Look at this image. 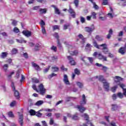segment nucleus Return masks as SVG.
<instances>
[{
    "instance_id": "obj_1",
    "label": "nucleus",
    "mask_w": 126,
    "mask_h": 126,
    "mask_svg": "<svg viewBox=\"0 0 126 126\" xmlns=\"http://www.w3.org/2000/svg\"><path fill=\"white\" fill-rule=\"evenodd\" d=\"M122 80V78L120 77L119 76H115L114 79V81L116 84L120 85V87L123 89V94L126 97V89H124L125 85L123 84H121L120 83V81Z\"/></svg>"
},
{
    "instance_id": "obj_2",
    "label": "nucleus",
    "mask_w": 126,
    "mask_h": 126,
    "mask_svg": "<svg viewBox=\"0 0 126 126\" xmlns=\"http://www.w3.org/2000/svg\"><path fill=\"white\" fill-rule=\"evenodd\" d=\"M38 89L41 95H45V93H46V89L44 88V85H43L42 84H41L38 86Z\"/></svg>"
},
{
    "instance_id": "obj_3",
    "label": "nucleus",
    "mask_w": 126,
    "mask_h": 126,
    "mask_svg": "<svg viewBox=\"0 0 126 126\" xmlns=\"http://www.w3.org/2000/svg\"><path fill=\"white\" fill-rule=\"evenodd\" d=\"M100 47H103L102 50L104 54H107V53H108L109 49H108V47H107V44H106V43L101 44Z\"/></svg>"
},
{
    "instance_id": "obj_4",
    "label": "nucleus",
    "mask_w": 126,
    "mask_h": 126,
    "mask_svg": "<svg viewBox=\"0 0 126 126\" xmlns=\"http://www.w3.org/2000/svg\"><path fill=\"white\" fill-rule=\"evenodd\" d=\"M70 49H72V46H70L68 47V53H69L70 55L71 56H77L78 55V50H75L74 51H70Z\"/></svg>"
},
{
    "instance_id": "obj_5",
    "label": "nucleus",
    "mask_w": 126,
    "mask_h": 126,
    "mask_svg": "<svg viewBox=\"0 0 126 126\" xmlns=\"http://www.w3.org/2000/svg\"><path fill=\"white\" fill-rule=\"evenodd\" d=\"M85 29L86 32L91 33L92 32H93V31L95 30V27L94 26V25H92L91 28L86 27Z\"/></svg>"
},
{
    "instance_id": "obj_6",
    "label": "nucleus",
    "mask_w": 126,
    "mask_h": 126,
    "mask_svg": "<svg viewBox=\"0 0 126 126\" xmlns=\"http://www.w3.org/2000/svg\"><path fill=\"white\" fill-rule=\"evenodd\" d=\"M103 88L105 89V91H109L110 89V84L107 82V81H105L104 83H103Z\"/></svg>"
},
{
    "instance_id": "obj_7",
    "label": "nucleus",
    "mask_w": 126,
    "mask_h": 126,
    "mask_svg": "<svg viewBox=\"0 0 126 126\" xmlns=\"http://www.w3.org/2000/svg\"><path fill=\"white\" fill-rule=\"evenodd\" d=\"M67 58L69 61L71 65H75L76 64V63L74 61V59L71 56H67Z\"/></svg>"
},
{
    "instance_id": "obj_8",
    "label": "nucleus",
    "mask_w": 126,
    "mask_h": 126,
    "mask_svg": "<svg viewBox=\"0 0 126 126\" xmlns=\"http://www.w3.org/2000/svg\"><path fill=\"white\" fill-rule=\"evenodd\" d=\"M87 102L86 97H85V94H83L82 95V100L80 102V105L79 106H84V105H86Z\"/></svg>"
},
{
    "instance_id": "obj_9",
    "label": "nucleus",
    "mask_w": 126,
    "mask_h": 126,
    "mask_svg": "<svg viewBox=\"0 0 126 126\" xmlns=\"http://www.w3.org/2000/svg\"><path fill=\"white\" fill-rule=\"evenodd\" d=\"M98 17L99 19L102 21H104L107 19V17L103 12L99 13Z\"/></svg>"
},
{
    "instance_id": "obj_10",
    "label": "nucleus",
    "mask_w": 126,
    "mask_h": 126,
    "mask_svg": "<svg viewBox=\"0 0 126 126\" xmlns=\"http://www.w3.org/2000/svg\"><path fill=\"white\" fill-rule=\"evenodd\" d=\"M22 33L26 37H30L32 35L31 32H29V31H23Z\"/></svg>"
},
{
    "instance_id": "obj_11",
    "label": "nucleus",
    "mask_w": 126,
    "mask_h": 126,
    "mask_svg": "<svg viewBox=\"0 0 126 126\" xmlns=\"http://www.w3.org/2000/svg\"><path fill=\"white\" fill-rule=\"evenodd\" d=\"M68 11L70 13L73 18H75V12H74L73 9H71L70 6L69 7V9L68 10Z\"/></svg>"
},
{
    "instance_id": "obj_12",
    "label": "nucleus",
    "mask_w": 126,
    "mask_h": 126,
    "mask_svg": "<svg viewBox=\"0 0 126 126\" xmlns=\"http://www.w3.org/2000/svg\"><path fill=\"white\" fill-rule=\"evenodd\" d=\"M32 66L35 68V70H41V68L40 67V66H39L36 63L32 62Z\"/></svg>"
},
{
    "instance_id": "obj_13",
    "label": "nucleus",
    "mask_w": 126,
    "mask_h": 126,
    "mask_svg": "<svg viewBox=\"0 0 126 126\" xmlns=\"http://www.w3.org/2000/svg\"><path fill=\"white\" fill-rule=\"evenodd\" d=\"M96 78H98V80L99 81H101V82H102V83H104L105 82L107 81V80H106L104 78V76L100 75L99 77L98 76H96L95 77Z\"/></svg>"
},
{
    "instance_id": "obj_14",
    "label": "nucleus",
    "mask_w": 126,
    "mask_h": 126,
    "mask_svg": "<svg viewBox=\"0 0 126 126\" xmlns=\"http://www.w3.org/2000/svg\"><path fill=\"white\" fill-rule=\"evenodd\" d=\"M51 6L52 7H53L54 8L55 14H58V15L61 14V12L60 11V9H59V8H58V7L56 6V5H52Z\"/></svg>"
},
{
    "instance_id": "obj_15",
    "label": "nucleus",
    "mask_w": 126,
    "mask_h": 126,
    "mask_svg": "<svg viewBox=\"0 0 126 126\" xmlns=\"http://www.w3.org/2000/svg\"><path fill=\"white\" fill-rule=\"evenodd\" d=\"M126 52V49L124 47H121L119 50V53L121 55H125Z\"/></svg>"
},
{
    "instance_id": "obj_16",
    "label": "nucleus",
    "mask_w": 126,
    "mask_h": 126,
    "mask_svg": "<svg viewBox=\"0 0 126 126\" xmlns=\"http://www.w3.org/2000/svg\"><path fill=\"white\" fill-rule=\"evenodd\" d=\"M63 81L66 85L69 84V81H68V78L67 77V75H66V74L64 75Z\"/></svg>"
},
{
    "instance_id": "obj_17",
    "label": "nucleus",
    "mask_w": 126,
    "mask_h": 126,
    "mask_svg": "<svg viewBox=\"0 0 126 126\" xmlns=\"http://www.w3.org/2000/svg\"><path fill=\"white\" fill-rule=\"evenodd\" d=\"M19 123L21 126H23V114L19 115Z\"/></svg>"
},
{
    "instance_id": "obj_18",
    "label": "nucleus",
    "mask_w": 126,
    "mask_h": 126,
    "mask_svg": "<svg viewBox=\"0 0 126 126\" xmlns=\"http://www.w3.org/2000/svg\"><path fill=\"white\" fill-rule=\"evenodd\" d=\"M76 108L79 110L81 113H83L86 110V108L83 106L77 105Z\"/></svg>"
},
{
    "instance_id": "obj_19",
    "label": "nucleus",
    "mask_w": 126,
    "mask_h": 126,
    "mask_svg": "<svg viewBox=\"0 0 126 126\" xmlns=\"http://www.w3.org/2000/svg\"><path fill=\"white\" fill-rule=\"evenodd\" d=\"M40 47H41V45H40V44H36L34 46V52H38L40 51Z\"/></svg>"
},
{
    "instance_id": "obj_20",
    "label": "nucleus",
    "mask_w": 126,
    "mask_h": 126,
    "mask_svg": "<svg viewBox=\"0 0 126 126\" xmlns=\"http://www.w3.org/2000/svg\"><path fill=\"white\" fill-rule=\"evenodd\" d=\"M52 69V71H53V72H58V71H59V70H60V68H59V67L55 65L54 66H52L51 67Z\"/></svg>"
},
{
    "instance_id": "obj_21",
    "label": "nucleus",
    "mask_w": 126,
    "mask_h": 126,
    "mask_svg": "<svg viewBox=\"0 0 126 126\" xmlns=\"http://www.w3.org/2000/svg\"><path fill=\"white\" fill-rule=\"evenodd\" d=\"M71 119L74 121H78V120H79V117H78V115L77 114H75V115L72 116Z\"/></svg>"
},
{
    "instance_id": "obj_22",
    "label": "nucleus",
    "mask_w": 126,
    "mask_h": 126,
    "mask_svg": "<svg viewBox=\"0 0 126 126\" xmlns=\"http://www.w3.org/2000/svg\"><path fill=\"white\" fill-rule=\"evenodd\" d=\"M39 12L40 14H45V13H47V8H40L39 9Z\"/></svg>"
},
{
    "instance_id": "obj_23",
    "label": "nucleus",
    "mask_w": 126,
    "mask_h": 126,
    "mask_svg": "<svg viewBox=\"0 0 126 126\" xmlns=\"http://www.w3.org/2000/svg\"><path fill=\"white\" fill-rule=\"evenodd\" d=\"M119 109V106L117 104H112L111 109L112 111H117Z\"/></svg>"
},
{
    "instance_id": "obj_24",
    "label": "nucleus",
    "mask_w": 126,
    "mask_h": 126,
    "mask_svg": "<svg viewBox=\"0 0 126 126\" xmlns=\"http://www.w3.org/2000/svg\"><path fill=\"white\" fill-rule=\"evenodd\" d=\"M83 118H84L85 121H87V122H90L89 121V116L86 113H85L84 115L82 116Z\"/></svg>"
},
{
    "instance_id": "obj_25",
    "label": "nucleus",
    "mask_w": 126,
    "mask_h": 126,
    "mask_svg": "<svg viewBox=\"0 0 126 126\" xmlns=\"http://www.w3.org/2000/svg\"><path fill=\"white\" fill-rule=\"evenodd\" d=\"M44 104V101L43 100H38L37 101L36 103L35 104V106H41V105H43Z\"/></svg>"
},
{
    "instance_id": "obj_26",
    "label": "nucleus",
    "mask_w": 126,
    "mask_h": 126,
    "mask_svg": "<svg viewBox=\"0 0 126 126\" xmlns=\"http://www.w3.org/2000/svg\"><path fill=\"white\" fill-rule=\"evenodd\" d=\"M93 45L95 48H96V49H100V46H101V45H98L97 42H96V41L94 40L93 41Z\"/></svg>"
},
{
    "instance_id": "obj_27",
    "label": "nucleus",
    "mask_w": 126,
    "mask_h": 126,
    "mask_svg": "<svg viewBox=\"0 0 126 126\" xmlns=\"http://www.w3.org/2000/svg\"><path fill=\"white\" fill-rule=\"evenodd\" d=\"M8 53L7 52H2L0 57L2 59H4L7 57Z\"/></svg>"
},
{
    "instance_id": "obj_28",
    "label": "nucleus",
    "mask_w": 126,
    "mask_h": 126,
    "mask_svg": "<svg viewBox=\"0 0 126 126\" xmlns=\"http://www.w3.org/2000/svg\"><path fill=\"white\" fill-rule=\"evenodd\" d=\"M111 35H113V30L110 29L109 31V33L107 36V39H110Z\"/></svg>"
},
{
    "instance_id": "obj_29",
    "label": "nucleus",
    "mask_w": 126,
    "mask_h": 126,
    "mask_svg": "<svg viewBox=\"0 0 126 126\" xmlns=\"http://www.w3.org/2000/svg\"><path fill=\"white\" fill-rule=\"evenodd\" d=\"M14 96L15 97V98H16V99H19V92H18V91L15 90L14 92Z\"/></svg>"
},
{
    "instance_id": "obj_30",
    "label": "nucleus",
    "mask_w": 126,
    "mask_h": 126,
    "mask_svg": "<svg viewBox=\"0 0 126 126\" xmlns=\"http://www.w3.org/2000/svg\"><path fill=\"white\" fill-rule=\"evenodd\" d=\"M31 116H35L36 115V111L33 109H31L29 111Z\"/></svg>"
},
{
    "instance_id": "obj_31",
    "label": "nucleus",
    "mask_w": 126,
    "mask_h": 126,
    "mask_svg": "<svg viewBox=\"0 0 126 126\" xmlns=\"http://www.w3.org/2000/svg\"><path fill=\"white\" fill-rule=\"evenodd\" d=\"M16 41L18 43H26L27 42V41L26 40H25L23 39H16Z\"/></svg>"
},
{
    "instance_id": "obj_32",
    "label": "nucleus",
    "mask_w": 126,
    "mask_h": 126,
    "mask_svg": "<svg viewBox=\"0 0 126 126\" xmlns=\"http://www.w3.org/2000/svg\"><path fill=\"white\" fill-rule=\"evenodd\" d=\"M57 74H55L54 73H52L51 74H50L49 76H48V78L49 79H51V78H53V77H57Z\"/></svg>"
},
{
    "instance_id": "obj_33",
    "label": "nucleus",
    "mask_w": 126,
    "mask_h": 126,
    "mask_svg": "<svg viewBox=\"0 0 126 126\" xmlns=\"http://www.w3.org/2000/svg\"><path fill=\"white\" fill-rule=\"evenodd\" d=\"M97 41H103V37L99 35H96L95 38Z\"/></svg>"
},
{
    "instance_id": "obj_34",
    "label": "nucleus",
    "mask_w": 126,
    "mask_h": 126,
    "mask_svg": "<svg viewBox=\"0 0 126 126\" xmlns=\"http://www.w3.org/2000/svg\"><path fill=\"white\" fill-rule=\"evenodd\" d=\"M73 3L75 4L76 7H78L79 0H74Z\"/></svg>"
},
{
    "instance_id": "obj_35",
    "label": "nucleus",
    "mask_w": 126,
    "mask_h": 126,
    "mask_svg": "<svg viewBox=\"0 0 126 126\" xmlns=\"http://www.w3.org/2000/svg\"><path fill=\"white\" fill-rule=\"evenodd\" d=\"M77 85L78 86L79 88H83V83H80L79 82H76Z\"/></svg>"
},
{
    "instance_id": "obj_36",
    "label": "nucleus",
    "mask_w": 126,
    "mask_h": 126,
    "mask_svg": "<svg viewBox=\"0 0 126 126\" xmlns=\"http://www.w3.org/2000/svg\"><path fill=\"white\" fill-rule=\"evenodd\" d=\"M41 31L42 34L44 35H47V32H46V29H45L44 27H42V28H41Z\"/></svg>"
},
{
    "instance_id": "obj_37",
    "label": "nucleus",
    "mask_w": 126,
    "mask_h": 126,
    "mask_svg": "<svg viewBox=\"0 0 126 126\" xmlns=\"http://www.w3.org/2000/svg\"><path fill=\"white\" fill-rule=\"evenodd\" d=\"M91 16L93 17V19H96V18H97V17H96V13L94 12H92Z\"/></svg>"
},
{
    "instance_id": "obj_38",
    "label": "nucleus",
    "mask_w": 126,
    "mask_h": 126,
    "mask_svg": "<svg viewBox=\"0 0 126 126\" xmlns=\"http://www.w3.org/2000/svg\"><path fill=\"white\" fill-rule=\"evenodd\" d=\"M17 52H18V50H17V49H16V48H13L11 51V53H12V55L17 54Z\"/></svg>"
},
{
    "instance_id": "obj_39",
    "label": "nucleus",
    "mask_w": 126,
    "mask_h": 126,
    "mask_svg": "<svg viewBox=\"0 0 126 126\" xmlns=\"http://www.w3.org/2000/svg\"><path fill=\"white\" fill-rule=\"evenodd\" d=\"M74 73L75 74L79 75V74H80V71L78 69L76 68L74 69Z\"/></svg>"
},
{
    "instance_id": "obj_40",
    "label": "nucleus",
    "mask_w": 126,
    "mask_h": 126,
    "mask_svg": "<svg viewBox=\"0 0 126 126\" xmlns=\"http://www.w3.org/2000/svg\"><path fill=\"white\" fill-rule=\"evenodd\" d=\"M32 82H33L34 83H39V80H38V79L36 78H33L32 79Z\"/></svg>"
},
{
    "instance_id": "obj_41",
    "label": "nucleus",
    "mask_w": 126,
    "mask_h": 126,
    "mask_svg": "<svg viewBox=\"0 0 126 126\" xmlns=\"http://www.w3.org/2000/svg\"><path fill=\"white\" fill-rule=\"evenodd\" d=\"M7 68H8V64H5L3 66V69L5 71H6L7 70Z\"/></svg>"
},
{
    "instance_id": "obj_42",
    "label": "nucleus",
    "mask_w": 126,
    "mask_h": 126,
    "mask_svg": "<svg viewBox=\"0 0 126 126\" xmlns=\"http://www.w3.org/2000/svg\"><path fill=\"white\" fill-rule=\"evenodd\" d=\"M8 115L10 118H14V115H13V113L11 111L9 112Z\"/></svg>"
},
{
    "instance_id": "obj_43",
    "label": "nucleus",
    "mask_w": 126,
    "mask_h": 126,
    "mask_svg": "<svg viewBox=\"0 0 126 126\" xmlns=\"http://www.w3.org/2000/svg\"><path fill=\"white\" fill-rule=\"evenodd\" d=\"M50 67H51V66H48V67L47 68H45L43 70L44 73H47V72H48V71H49Z\"/></svg>"
},
{
    "instance_id": "obj_44",
    "label": "nucleus",
    "mask_w": 126,
    "mask_h": 126,
    "mask_svg": "<svg viewBox=\"0 0 126 126\" xmlns=\"http://www.w3.org/2000/svg\"><path fill=\"white\" fill-rule=\"evenodd\" d=\"M91 48H92V45H91V44L88 43L86 45V49H90V51H91Z\"/></svg>"
},
{
    "instance_id": "obj_45",
    "label": "nucleus",
    "mask_w": 126,
    "mask_h": 126,
    "mask_svg": "<svg viewBox=\"0 0 126 126\" xmlns=\"http://www.w3.org/2000/svg\"><path fill=\"white\" fill-rule=\"evenodd\" d=\"M40 24L41 25V28H42V27H44V26L46 25V23H45V22H44V21H43L42 20H41Z\"/></svg>"
},
{
    "instance_id": "obj_46",
    "label": "nucleus",
    "mask_w": 126,
    "mask_h": 126,
    "mask_svg": "<svg viewBox=\"0 0 126 126\" xmlns=\"http://www.w3.org/2000/svg\"><path fill=\"white\" fill-rule=\"evenodd\" d=\"M55 121H54V119L53 118H50V120L49 122V125H50V126H53V125L54 124Z\"/></svg>"
},
{
    "instance_id": "obj_47",
    "label": "nucleus",
    "mask_w": 126,
    "mask_h": 126,
    "mask_svg": "<svg viewBox=\"0 0 126 126\" xmlns=\"http://www.w3.org/2000/svg\"><path fill=\"white\" fill-rule=\"evenodd\" d=\"M42 113H40L39 111L35 112V116H36V117H42Z\"/></svg>"
},
{
    "instance_id": "obj_48",
    "label": "nucleus",
    "mask_w": 126,
    "mask_h": 126,
    "mask_svg": "<svg viewBox=\"0 0 126 126\" xmlns=\"http://www.w3.org/2000/svg\"><path fill=\"white\" fill-rule=\"evenodd\" d=\"M16 104V101L15 100H13L11 103L10 104V107H14L15 104Z\"/></svg>"
},
{
    "instance_id": "obj_49",
    "label": "nucleus",
    "mask_w": 126,
    "mask_h": 126,
    "mask_svg": "<svg viewBox=\"0 0 126 126\" xmlns=\"http://www.w3.org/2000/svg\"><path fill=\"white\" fill-rule=\"evenodd\" d=\"M93 5V7L95 9V10H98V9H99V6L96 4V3H94Z\"/></svg>"
},
{
    "instance_id": "obj_50",
    "label": "nucleus",
    "mask_w": 126,
    "mask_h": 126,
    "mask_svg": "<svg viewBox=\"0 0 126 126\" xmlns=\"http://www.w3.org/2000/svg\"><path fill=\"white\" fill-rule=\"evenodd\" d=\"M53 31H55V30H57V29H60V26L55 25L53 27Z\"/></svg>"
},
{
    "instance_id": "obj_51",
    "label": "nucleus",
    "mask_w": 126,
    "mask_h": 126,
    "mask_svg": "<svg viewBox=\"0 0 126 126\" xmlns=\"http://www.w3.org/2000/svg\"><path fill=\"white\" fill-rule=\"evenodd\" d=\"M117 88H118V86H115L114 87H113L111 88V91L112 92H116V90Z\"/></svg>"
},
{
    "instance_id": "obj_52",
    "label": "nucleus",
    "mask_w": 126,
    "mask_h": 126,
    "mask_svg": "<svg viewBox=\"0 0 126 126\" xmlns=\"http://www.w3.org/2000/svg\"><path fill=\"white\" fill-rule=\"evenodd\" d=\"M13 32H15V33H19V29H18V28H16V27H15L14 29H13Z\"/></svg>"
},
{
    "instance_id": "obj_53",
    "label": "nucleus",
    "mask_w": 126,
    "mask_h": 126,
    "mask_svg": "<svg viewBox=\"0 0 126 126\" xmlns=\"http://www.w3.org/2000/svg\"><path fill=\"white\" fill-rule=\"evenodd\" d=\"M117 96L120 98V99H123V97H124V95L122 94V93H119L118 94H117Z\"/></svg>"
},
{
    "instance_id": "obj_54",
    "label": "nucleus",
    "mask_w": 126,
    "mask_h": 126,
    "mask_svg": "<svg viewBox=\"0 0 126 126\" xmlns=\"http://www.w3.org/2000/svg\"><path fill=\"white\" fill-rule=\"evenodd\" d=\"M70 25L69 24H68L67 25H64L63 26V30H66L69 27Z\"/></svg>"
},
{
    "instance_id": "obj_55",
    "label": "nucleus",
    "mask_w": 126,
    "mask_h": 126,
    "mask_svg": "<svg viewBox=\"0 0 126 126\" xmlns=\"http://www.w3.org/2000/svg\"><path fill=\"white\" fill-rule=\"evenodd\" d=\"M88 60H89L90 63H91V64H93V58H92V57H89L88 58Z\"/></svg>"
},
{
    "instance_id": "obj_56",
    "label": "nucleus",
    "mask_w": 126,
    "mask_h": 126,
    "mask_svg": "<svg viewBox=\"0 0 126 126\" xmlns=\"http://www.w3.org/2000/svg\"><path fill=\"white\" fill-rule=\"evenodd\" d=\"M12 25H13V26H16V25H17V22L16 21V20H13L12 22Z\"/></svg>"
},
{
    "instance_id": "obj_57",
    "label": "nucleus",
    "mask_w": 126,
    "mask_h": 126,
    "mask_svg": "<svg viewBox=\"0 0 126 126\" xmlns=\"http://www.w3.org/2000/svg\"><path fill=\"white\" fill-rule=\"evenodd\" d=\"M55 116L56 119H59V118H61V114L60 113H55Z\"/></svg>"
},
{
    "instance_id": "obj_58",
    "label": "nucleus",
    "mask_w": 126,
    "mask_h": 126,
    "mask_svg": "<svg viewBox=\"0 0 126 126\" xmlns=\"http://www.w3.org/2000/svg\"><path fill=\"white\" fill-rule=\"evenodd\" d=\"M61 69L63 71H67V68H64V66L63 65L61 66Z\"/></svg>"
},
{
    "instance_id": "obj_59",
    "label": "nucleus",
    "mask_w": 126,
    "mask_h": 126,
    "mask_svg": "<svg viewBox=\"0 0 126 126\" xmlns=\"http://www.w3.org/2000/svg\"><path fill=\"white\" fill-rule=\"evenodd\" d=\"M54 36L55 38H56V39H57V40L60 39L59 38H60V37L59 36V34H58V33L55 32L54 34Z\"/></svg>"
},
{
    "instance_id": "obj_60",
    "label": "nucleus",
    "mask_w": 126,
    "mask_h": 126,
    "mask_svg": "<svg viewBox=\"0 0 126 126\" xmlns=\"http://www.w3.org/2000/svg\"><path fill=\"white\" fill-rule=\"evenodd\" d=\"M98 58L99 60H102L104 58V56H103L101 54H99Z\"/></svg>"
},
{
    "instance_id": "obj_61",
    "label": "nucleus",
    "mask_w": 126,
    "mask_h": 126,
    "mask_svg": "<svg viewBox=\"0 0 126 126\" xmlns=\"http://www.w3.org/2000/svg\"><path fill=\"white\" fill-rule=\"evenodd\" d=\"M40 8V6H35L32 8L33 10H38Z\"/></svg>"
},
{
    "instance_id": "obj_62",
    "label": "nucleus",
    "mask_w": 126,
    "mask_h": 126,
    "mask_svg": "<svg viewBox=\"0 0 126 126\" xmlns=\"http://www.w3.org/2000/svg\"><path fill=\"white\" fill-rule=\"evenodd\" d=\"M57 44L58 47H59V48L62 47V44H61V42H60V39L57 40Z\"/></svg>"
},
{
    "instance_id": "obj_63",
    "label": "nucleus",
    "mask_w": 126,
    "mask_h": 126,
    "mask_svg": "<svg viewBox=\"0 0 126 126\" xmlns=\"http://www.w3.org/2000/svg\"><path fill=\"white\" fill-rule=\"evenodd\" d=\"M102 4L107 5V4H108V0H103Z\"/></svg>"
},
{
    "instance_id": "obj_64",
    "label": "nucleus",
    "mask_w": 126,
    "mask_h": 126,
    "mask_svg": "<svg viewBox=\"0 0 126 126\" xmlns=\"http://www.w3.org/2000/svg\"><path fill=\"white\" fill-rule=\"evenodd\" d=\"M51 50H52L53 51H54V52H57V47H55V46H53L51 48Z\"/></svg>"
}]
</instances>
